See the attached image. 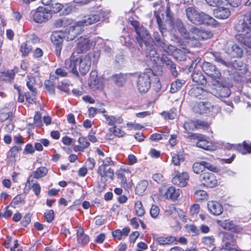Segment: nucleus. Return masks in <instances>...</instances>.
<instances>
[{"label": "nucleus", "instance_id": "27", "mask_svg": "<svg viewBox=\"0 0 251 251\" xmlns=\"http://www.w3.org/2000/svg\"><path fill=\"white\" fill-rule=\"evenodd\" d=\"M48 173V170L45 167H41L38 168L35 171H34L32 175L28 177L26 181V185L30 184V182L33 181L31 177L33 176L34 178L39 179L46 175Z\"/></svg>", "mask_w": 251, "mask_h": 251}, {"label": "nucleus", "instance_id": "49", "mask_svg": "<svg viewBox=\"0 0 251 251\" xmlns=\"http://www.w3.org/2000/svg\"><path fill=\"white\" fill-rule=\"evenodd\" d=\"M193 171L197 174L202 172L204 170V167L202 162H196L193 165Z\"/></svg>", "mask_w": 251, "mask_h": 251}, {"label": "nucleus", "instance_id": "5", "mask_svg": "<svg viewBox=\"0 0 251 251\" xmlns=\"http://www.w3.org/2000/svg\"><path fill=\"white\" fill-rule=\"evenodd\" d=\"M206 54L207 55L208 57H212L215 61L219 64H221L227 67H232L235 68L237 71V73L238 74L244 75L247 72V69L245 64H243L242 62L238 61L237 60L234 61L231 63L227 62L223 59L221 53L219 52H207Z\"/></svg>", "mask_w": 251, "mask_h": 251}, {"label": "nucleus", "instance_id": "40", "mask_svg": "<svg viewBox=\"0 0 251 251\" xmlns=\"http://www.w3.org/2000/svg\"><path fill=\"white\" fill-rule=\"evenodd\" d=\"M99 162H102V164L100 166V170L102 172H103V170L104 167L114 166L115 165V163L112 160L111 157H105L104 158H100L99 159Z\"/></svg>", "mask_w": 251, "mask_h": 251}, {"label": "nucleus", "instance_id": "16", "mask_svg": "<svg viewBox=\"0 0 251 251\" xmlns=\"http://www.w3.org/2000/svg\"><path fill=\"white\" fill-rule=\"evenodd\" d=\"M91 45L90 41L88 38L80 37L78 39L76 47L75 48L76 52L75 54H78L88 50L90 49Z\"/></svg>", "mask_w": 251, "mask_h": 251}, {"label": "nucleus", "instance_id": "42", "mask_svg": "<svg viewBox=\"0 0 251 251\" xmlns=\"http://www.w3.org/2000/svg\"><path fill=\"white\" fill-rule=\"evenodd\" d=\"M184 160V157L182 154H173L172 156V162L175 166H179Z\"/></svg>", "mask_w": 251, "mask_h": 251}, {"label": "nucleus", "instance_id": "56", "mask_svg": "<svg viewBox=\"0 0 251 251\" xmlns=\"http://www.w3.org/2000/svg\"><path fill=\"white\" fill-rule=\"evenodd\" d=\"M45 218L48 223H50L54 219V215L53 210H47L44 214Z\"/></svg>", "mask_w": 251, "mask_h": 251}, {"label": "nucleus", "instance_id": "8", "mask_svg": "<svg viewBox=\"0 0 251 251\" xmlns=\"http://www.w3.org/2000/svg\"><path fill=\"white\" fill-rule=\"evenodd\" d=\"M108 14V12L100 10L99 13L91 14L84 16L82 20L78 22V24L82 26L91 25L98 22L101 18L103 19H106Z\"/></svg>", "mask_w": 251, "mask_h": 251}, {"label": "nucleus", "instance_id": "14", "mask_svg": "<svg viewBox=\"0 0 251 251\" xmlns=\"http://www.w3.org/2000/svg\"><path fill=\"white\" fill-rule=\"evenodd\" d=\"M200 179L204 185L210 188L215 187L218 183L215 175L210 172L201 174L200 176Z\"/></svg>", "mask_w": 251, "mask_h": 251}, {"label": "nucleus", "instance_id": "33", "mask_svg": "<svg viewBox=\"0 0 251 251\" xmlns=\"http://www.w3.org/2000/svg\"><path fill=\"white\" fill-rule=\"evenodd\" d=\"M221 226L225 229L233 232H239L240 231L239 228L231 221L226 220L222 223Z\"/></svg>", "mask_w": 251, "mask_h": 251}, {"label": "nucleus", "instance_id": "34", "mask_svg": "<svg viewBox=\"0 0 251 251\" xmlns=\"http://www.w3.org/2000/svg\"><path fill=\"white\" fill-rule=\"evenodd\" d=\"M148 186V182L146 180H142L138 182L136 188L135 193L138 195H142L145 192Z\"/></svg>", "mask_w": 251, "mask_h": 251}, {"label": "nucleus", "instance_id": "47", "mask_svg": "<svg viewBox=\"0 0 251 251\" xmlns=\"http://www.w3.org/2000/svg\"><path fill=\"white\" fill-rule=\"evenodd\" d=\"M109 131L110 133H112L114 136L119 137H123L125 134V133L124 131L121 130V128L117 127L115 126L109 128Z\"/></svg>", "mask_w": 251, "mask_h": 251}, {"label": "nucleus", "instance_id": "25", "mask_svg": "<svg viewBox=\"0 0 251 251\" xmlns=\"http://www.w3.org/2000/svg\"><path fill=\"white\" fill-rule=\"evenodd\" d=\"M76 238L77 241L81 245H85L89 242V237L84 233L83 228L81 227H77Z\"/></svg>", "mask_w": 251, "mask_h": 251}, {"label": "nucleus", "instance_id": "57", "mask_svg": "<svg viewBox=\"0 0 251 251\" xmlns=\"http://www.w3.org/2000/svg\"><path fill=\"white\" fill-rule=\"evenodd\" d=\"M202 162L204 167V169L205 168H207L209 170L214 172H216L218 171V168L216 166L212 165L206 161H202Z\"/></svg>", "mask_w": 251, "mask_h": 251}, {"label": "nucleus", "instance_id": "23", "mask_svg": "<svg viewBox=\"0 0 251 251\" xmlns=\"http://www.w3.org/2000/svg\"><path fill=\"white\" fill-rule=\"evenodd\" d=\"M214 16L221 19L227 18L230 15V11L228 8L218 7L213 11Z\"/></svg>", "mask_w": 251, "mask_h": 251}, {"label": "nucleus", "instance_id": "51", "mask_svg": "<svg viewBox=\"0 0 251 251\" xmlns=\"http://www.w3.org/2000/svg\"><path fill=\"white\" fill-rule=\"evenodd\" d=\"M213 33L209 30H201L200 40H205L211 38Z\"/></svg>", "mask_w": 251, "mask_h": 251}, {"label": "nucleus", "instance_id": "3", "mask_svg": "<svg viewBox=\"0 0 251 251\" xmlns=\"http://www.w3.org/2000/svg\"><path fill=\"white\" fill-rule=\"evenodd\" d=\"M136 38L141 47L143 44H145V55L154 64H156L159 60V55L157 52L156 49L153 47V41L150 33L143 26L136 29Z\"/></svg>", "mask_w": 251, "mask_h": 251}, {"label": "nucleus", "instance_id": "12", "mask_svg": "<svg viewBox=\"0 0 251 251\" xmlns=\"http://www.w3.org/2000/svg\"><path fill=\"white\" fill-rule=\"evenodd\" d=\"M175 175L172 180L174 184L182 187L187 185L189 180V176L188 173L186 172L180 173L178 171H175Z\"/></svg>", "mask_w": 251, "mask_h": 251}, {"label": "nucleus", "instance_id": "43", "mask_svg": "<svg viewBox=\"0 0 251 251\" xmlns=\"http://www.w3.org/2000/svg\"><path fill=\"white\" fill-rule=\"evenodd\" d=\"M136 214L139 217H142L145 214V209L141 201H137L135 203Z\"/></svg>", "mask_w": 251, "mask_h": 251}, {"label": "nucleus", "instance_id": "13", "mask_svg": "<svg viewBox=\"0 0 251 251\" xmlns=\"http://www.w3.org/2000/svg\"><path fill=\"white\" fill-rule=\"evenodd\" d=\"M159 194L166 199L176 200L180 195V190L178 189H176L174 186H171L168 188L162 186L159 189Z\"/></svg>", "mask_w": 251, "mask_h": 251}, {"label": "nucleus", "instance_id": "18", "mask_svg": "<svg viewBox=\"0 0 251 251\" xmlns=\"http://www.w3.org/2000/svg\"><path fill=\"white\" fill-rule=\"evenodd\" d=\"M190 96L200 99L206 98L208 93L203 88L199 87H193L188 92Z\"/></svg>", "mask_w": 251, "mask_h": 251}, {"label": "nucleus", "instance_id": "37", "mask_svg": "<svg viewBox=\"0 0 251 251\" xmlns=\"http://www.w3.org/2000/svg\"><path fill=\"white\" fill-rule=\"evenodd\" d=\"M237 150L242 154H245L246 153H251V143H247L246 141L243 143V145L240 144L236 145Z\"/></svg>", "mask_w": 251, "mask_h": 251}, {"label": "nucleus", "instance_id": "30", "mask_svg": "<svg viewBox=\"0 0 251 251\" xmlns=\"http://www.w3.org/2000/svg\"><path fill=\"white\" fill-rule=\"evenodd\" d=\"M192 78L193 81L201 85L206 84L207 81L204 75L200 71H195L192 75Z\"/></svg>", "mask_w": 251, "mask_h": 251}, {"label": "nucleus", "instance_id": "31", "mask_svg": "<svg viewBox=\"0 0 251 251\" xmlns=\"http://www.w3.org/2000/svg\"><path fill=\"white\" fill-rule=\"evenodd\" d=\"M103 116L107 121V124L111 126H114L115 124H122L124 121L123 119L121 116L115 117L107 114H104Z\"/></svg>", "mask_w": 251, "mask_h": 251}, {"label": "nucleus", "instance_id": "22", "mask_svg": "<svg viewBox=\"0 0 251 251\" xmlns=\"http://www.w3.org/2000/svg\"><path fill=\"white\" fill-rule=\"evenodd\" d=\"M152 236L153 239L156 240L160 245H170L176 240V237L173 236H158L156 234H153Z\"/></svg>", "mask_w": 251, "mask_h": 251}, {"label": "nucleus", "instance_id": "9", "mask_svg": "<svg viewBox=\"0 0 251 251\" xmlns=\"http://www.w3.org/2000/svg\"><path fill=\"white\" fill-rule=\"evenodd\" d=\"M33 20L37 23H42L49 20L52 17L50 10L44 7H38L35 11H31Z\"/></svg>", "mask_w": 251, "mask_h": 251}, {"label": "nucleus", "instance_id": "11", "mask_svg": "<svg viewBox=\"0 0 251 251\" xmlns=\"http://www.w3.org/2000/svg\"><path fill=\"white\" fill-rule=\"evenodd\" d=\"M203 71L214 80H217L221 77V73L216 66L210 62H204L201 65Z\"/></svg>", "mask_w": 251, "mask_h": 251}, {"label": "nucleus", "instance_id": "21", "mask_svg": "<svg viewBox=\"0 0 251 251\" xmlns=\"http://www.w3.org/2000/svg\"><path fill=\"white\" fill-rule=\"evenodd\" d=\"M81 25L78 24V22L76 25L71 26L69 27L67 35V39L69 41L74 40L79 34L82 32Z\"/></svg>", "mask_w": 251, "mask_h": 251}, {"label": "nucleus", "instance_id": "61", "mask_svg": "<svg viewBox=\"0 0 251 251\" xmlns=\"http://www.w3.org/2000/svg\"><path fill=\"white\" fill-rule=\"evenodd\" d=\"M152 178L154 181L158 183H162L164 180L163 176L160 173L153 174Z\"/></svg>", "mask_w": 251, "mask_h": 251}, {"label": "nucleus", "instance_id": "48", "mask_svg": "<svg viewBox=\"0 0 251 251\" xmlns=\"http://www.w3.org/2000/svg\"><path fill=\"white\" fill-rule=\"evenodd\" d=\"M201 242L207 247H211L214 245L215 239L213 236H205L201 239Z\"/></svg>", "mask_w": 251, "mask_h": 251}, {"label": "nucleus", "instance_id": "28", "mask_svg": "<svg viewBox=\"0 0 251 251\" xmlns=\"http://www.w3.org/2000/svg\"><path fill=\"white\" fill-rule=\"evenodd\" d=\"M186 37H183L185 39L189 40H200L201 30L196 27H192L189 32L187 31Z\"/></svg>", "mask_w": 251, "mask_h": 251}, {"label": "nucleus", "instance_id": "32", "mask_svg": "<svg viewBox=\"0 0 251 251\" xmlns=\"http://www.w3.org/2000/svg\"><path fill=\"white\" fill-rule=\"evenodd\" d=\"M107 167L103 168V172H101L100 170V166L99 167L97 173L101 177H109L111 179H113L114 173L113 169L109 168L107 169Z\"/></svg>", "mask_w": 251, "mask_h": 251}, {"label": "nucleus", "instance_id": "29", "mask_svg": "<svg viewBox=\"0 0 251 251\" xmlns=\"http://www.w3.org/2000/svg\"><path fill=\"white\" fill-rule=\"evenodd\" d=\"M155 45L167 53L172 52L175 50V47L172 45H167L165 40L163 38L156 42Z\"/></svg>", "mask_w": 251, "mask_h": 251}, {"label": "nucleus", "instance_id": "64", "mask_svg": "<svg viewBox=\"0 0 251 251\" xmlns=\"http://www.w3.org/2000/svg\"><path fill=\"white\" fill-rule=\"evenodd\" d=\"M78 142L83 149L88 148L90 145V143L88 142L86 138L83 137H79Z\"/></svg>", "mask_w": 251, "mask_h": 251}, {"label": "nucleus", "instance_id": "53", "mask_svg": "<svg viewBox=\"0 0 251 251\" xmlns=\"http://www.w3.org/2000/svg\"><path fill=\"white\" fill-rule=\"evenodd\" d=\"M195 196L198 200H205L207 198L206 192L203 190H199L195 192Z\"/></svg>", "mask_w": 251, "mask_h": 251}, {"label": "nucleus", "instance_id": "24", "mask_svg": "<svg viewBox=\"0 0 251 251\" xmlns=\"http://www.w3.org/2000/svg\"><path fill=\"white\" fill-rule=\"evenodd\" d=\"M128 78L127 74L120 73L113 75L111 78L115 84L120 87H122L126 83Z\"/></svg>", "mask_w": 251, "mask_h": 251}, {"label": "nucleus", "instance_id": "10", "mask_svg": "<svg viewBox=\"0 0 251 251\" xmlns=\"http://www.w3.org/2000/svg\"><path fill=\"white\" fill-rule=\"evenodd\" d=\"M213 86L215 88L213 89L214 95L219 99L228 98L231 94L230 89L225 85H223L219 81L214 80L212 82Z\"/></svg>", "mask_w": 251, "mask_h": 251}, {"label": "nucleus", "instance_id": "54", "mask_svg": "<svg viewBox=\"0 0 251 251\" xmlns=\"http://www.w3.org/2000/svg\"><path fill=\"white\" fill-rule=\"evenodd\" d=\"M45 86L48 92L52 95L55 94L54 87L50 80H46L45 81Z\"/></svg>", "mask_w": 251, "mask_h": 251}, {"label": "nucleus", "instance_id": "20", "mask_svg": "<svg viewBox=\"0 0 251 251\" xmlns=\"http://www.w3.org/2000/svg\"><path fill=\"white\" fill-rule=\"evenodd\" d=\"M209 211L212 214L219 216L223 212V207L221 204L216 201H210L207 203Z\"/></svg>", "mask_w": 251, "mask_h": 251}, {"label": "nucleus", "instance_id": "52", "mask_svg": "<svg viewBox=\"0 0 251 251\" xmlns=\"http://www.w3.org/2000/svg\"><path fill=\"white\" fill-rule=\"evenodd\" d=\"M196 129H207L209 126V124L205 121L201 120L196 121Z\"/></svg>", "mask_w": 251, "mask_h": 251}, {"label": "nucleus", "instance_id": "58", "mask_svg": "<svg viewBox=\"0 0 251 251\" xmlns=\"http://www.w3.org/2000/svg\"><path fill=\"white\" fill-rule=\"evenodd\" d=\"M159 213V208L156 205H153L150 210V214L153 218H156Z\"/></svg>", "mask_w": 251, "mask_h": 251}, {"label": "nucleus", "instance_id": "46", "mask_svg": "<svg viewBox=\"0 0 251 251\" xmlns=\"http://www.w3.org/2000/svg\"><path fill=\"white\" fill-rule=\"evenodd\" d=\"M35 79L32 76H27L26 85L29 89L34 94L36 93V89L34 87Z\"/></svg>", "mask_w": 251, "mask_h": 251}, {"label": "nucleus", "instance_id": "44", "mask_svg": "<svg viewBox=\"0 0 251 251\" xmlns=\"http://www.w3.org/2000/svg\"><path fill=\"white\" fill-rule=\"evenodd\" d=\"M32 48L27 42L23 43L20 47V51L23 56H26L31 50Z\"/></svg>", "mask_w": 251, "mask_h": 251}, {"label": "nucleus", "instance_id": "1", "mask_svg": "<svg viewBox=\"0 0 251 251\" xmlns=\"http://www.w3.org/2000/svg\"><path fill=\"white\" fill-rule=\"evenodd\" d=\"M91 64V59L88 54L80 55L73 53L70 58L65 61V67L73 74L78 75V71L84 75L89 71Z\"/></svg>", "mask_w": 251, "mask_h": 251}, {"label": "nucleus", "instance_id": "38", "mask_svg": "<svg viewBox=\"0 0 251 251\" xmlns=\"http://www.w3.org/2000/svg\"><path fill=\"white\" fill-rule=\"evenodd\" d=\"M13 119V113L12 112L8 111L7 109L3 108L0 111V121L2 122L9 120L12 121Z\"/></svg>", "mask_w": 251, "mask_h": 251}, {"label": "nucleus", "instance_id": "35", "mask_svg": "<svg viewBox=\"0 0 251 251\" xmlns=\"http://www.w3.org/2000/svg\"><path fill=\"white\" fill-rule=\"evenodd\" d=\"M197 146L205 150L211 149V143L207 141V137L203 135V138L200 139L196 143Z\"/></svg>", "mask_w": 251, "mask_h": 251}, {"label": "nucleus", "instance_id": "41", "mask_svg": "<svg viewBox=\"0 0 251 251\" xmlns=\"http://www.w3.org/2000/svg\"><path fill=\"white\" fill-rule=\"evenodd\" d=\"M185 81L184 80L177 79L171 84L170 92L172 93L176 92L179 90L182 85L184 84Z\"/></svg>", "mask_w": 251, "mask_h": 251}, {"label": "nucleus", "instance_id": "50", "mask_svg": "<svg viewBox=\"0 0 251 251\" xmlns=\"http://www.w3.org/2000/svg\"><path fill=\"white\" fill-rule=\"evenodd\" d=\"M183 127L187 132L194 130L196 129V121H191L190 122H185L183 125Z\"/></svg>", "mask_w": 251, "mask_h": 251}, {"label": "nucleus", "instance_id": "17", "mask_svg": "<svg viewBox=\"0 0 251 251\" xmlns=\"http://www.w3.org/2000/svg\"><path fill=\"white\" fill-rule=\"evenodd\" d=\"M88 84L90 88L93 90L102 89V84L100 81L96 71H92L90 73Z\"/></svg>", "mask_w": 251, "mask_h": 251}, {"label": "nucleus", "instance_id": "19", "mask_svg": "<svg viewBox=\"0 0 251 251\" xmlns=\"http://www.w3.org/2000/svg\"><path fill=\"white\" fill-rule=\"evenodd\" d=\"M226 52L232 57H241L243 55V50L239 45L231 44L228 46L226 49Z\"/></svg>", "mask_w": 251, "mask_h": 251}, {"label": "nucleus", "instance_id": "55", "mask_svg": "<svg viewBox=\"0 0 251 251\" xmlns=\"http://www.w3.org/2000/svg\"><path fill=\"white\" fill-rule=\"evenodd\" d=\"M24 202V199L21 197V196L17 195L13 199L10 205L15 207L16 205L23 203Z\"/></svg>", "mask_w": 251, "mask_h": 251}, {"label": "nucleus", "instance_id": "2", "mask_svg": "<svg viewBox=\"0 0 251 251\" xmlns=\"http://www.w3.org/2000/svg\"><path fill=\"white\" fill-rule=\"evenodd\" d=\"M234 28L237 34L236 39L251 49V12L248 11L236 24Z\"/></svg>", "mask_w": 251, "mask_h": 251}, {"label": "nucleus", "instance_id": "45", "mask_svg": "<svg viewBox=\"0 0 251 251\" xmlns=\"http://www.w3.org/2000/svg\"><path fill=\"white\" fill-rule=\"evenodd\" d=\"M175 25L183 37H186L187 35L186 33L187 30L180 20H176L175 22Z\"/></svg>", "mask_w": 251, "mask_h": 251}, {"label": "nucleus", "instance_id": "7", "mask_svg": "<svg viewBox=\"0 0 251 251\" xmlns=\"http://www.w3.org/2000/svg\"><path fill=\"white\" fill-rule=\"evenodd\" d=\"M223 249L227 251H242L237 244L236 239L234 236L227 232L221 233Z\"/></svg>", "mask_w": 251, "mask_h": 251}, {"label": "nucleus", "instance_id": "4", "mask_svg": "<svg viewBox=\"0 0 251 251\" xmlns=\"http://www.w3.org/2000/svg\"><path fill=\"white\" fill-rule=\"evenodd\" d=\"M137 77L136 86L140 93L145 94L150 89L151 84V79L154 76L152 70L150 68L145 69V71L140 74H132Z\"/></svg>", "mask_w": 251, "mask_h": 251}, {"label": "nucleus", "instance_id": "39", "mask_svg": "<svg viewBox=\"0 0 251 251\" xmlns=\"http://www.w3.org/2000/svg\"><path fill=\"white\" fill-rule=\"evenodd\" d=\"M63 38L64 36L62 33L55 32L52 34L51 40L54 45H62L63 41Z\"/></svg>", "mask_w": 251, "mask_h": 251}, {"label": "nucleus", "instance_id": "62", "mask_svg": "<svg viewBox=\"0 0 251 251\" xmlns=\"http://www.w3.org/2000/svg\"><path fill=\"white\" fill-rule=\"evenodd\" d=\"M86 166L88 169L92 170L95 166V161L94 159L89 158L85 162Z\"/></svg>", "mask_w": 251, "mask_h": 251}, {"label": "nucleus", "instance_id": "26", "mask_svg": "<svg viewBox=\"0 0 251 251\" xmlns=\"http://www.w3.org/2000/svg\"><path fill=\"white\" fill-rule=\"evenodd\" d=\"M161 60L163 63L166 64L172 75L174 77H176L178 75V72L176 70V64L166 56H162L161 58Z\"/></svg>", "mask_w": 251, "mask_h": 251}, {"label": "nucleus", "instance_id": "6", "mask_svg": "<svg viewBox=\"0 0 251 251\" xmlns=\"http://www.w3.org/2000/svg\"><path fill=\"white\" fill-rule=\"evenodd\" d=\"M193 111L200 114L209 113L214 116L219 111L218 106L213 105L209 101H200L195 103L193 107Z\"/></svg>", "mask_w": 251, "mask_h": 251}, {"label": "nucleus", "instance_id": "59", "mask_svg": "<svg viewBox=\"0 0 251 251\" xmlns=\"http://www.w3.org/2000/svg\"><path fill=\"white\" fill-rule=\"evenodd\" d=\"M116 174L118 178L120 179L121 180V183L123 184H126L127 180L126 178L125 177V174L124 171L122 170H118L116 172Z\"/></svg>", "mask_w": 251, "mask_h": 251}, {"label": "nucleus", "instance_id": "60", "mask_svg": "<svg viewBox=\"0 0 251 251\" xmlns=\"http://www.w3.org/2000/svg\"><path fill=\"white\" fill-rule=\"evenodd\" d=\"M42 115L39 112H36L34 117V124L37 126H42Z\"/></svg>", "mask_w": 251, "mask_h": 251}, {"label": "nucleus", "instance_id": "63", "mask_svg": "<svg viewBox=\"0 0 251 251\" xmlns=\"http://www.w3.org/2000/svg\"><path fill=\"white\" fill-rule=\"evenodd\" d=\"M21 150V148L14 146L11 148L9 153L11 156L15 157L17 156L18 151Z\"/></svg>", "mask_w": 251, "mask_h": 251}, {"label": "nucleus", "instance_id": "15", "mask_svg": "<svg viewBox=\"0 0 251 251\" xmlns=\"http://www.w3.org/2000/svg\"><path fill=\"white\" fill-rule=\"evenodd\" d=\"M195 24H205L214 26L217 25V21L213 17L203 12H199Z\"/></svg>", "mask_w": 251, "mask_h": 251}, {"label": "nucleus", "instance_id": "36", "mask_svg": "<svg viewBox=\"0 0 251 251\" xmlns=\"http://www.w3.org/2000/svg\"><path fill=\"white\" fill-rule=\"evenodd\" d=\"M198 13L199 12L193 7H190L186 10V14L187 18L194 24H195V21H196Z\"/></svg>", "mask_w": 251, "mask_h": 251}]
</instances>
